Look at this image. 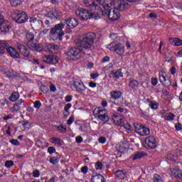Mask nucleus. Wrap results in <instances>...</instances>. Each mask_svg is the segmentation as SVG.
Returning <instances> with one entry per match:
<instances>
[{
  "mask_svg": "<svg viewBox=\"0 0 182 182\" xmlns=\"http://www.w3.org/2000/svg\"><path fill=\"white\" fill-rule=\"evenodd\" d=\"M74 122H75V117L73 115H71L69 119L67 121V124L70 125Z\"/></svg>",
  "mask_w": 182,
  "mask_h": 182,
  "instance_id": "nucleus-47",
  "label": "nucleus"
},
{
  "mask_svg": "<svg viewBox=\"0 0 182 182\" xmlns=\"http://www.w3.org/2000/svg\"><path fill=\"white\" fill-rule=\"evenodd\" d=\"M154 182H162L161 177L157 174L154 176Z\"/></svg>",
  "mask_w": 182,
  "mask_h": 182,
  "instance_id": "nucleus-44",
  "label": "nucleus"
},
{
  "mask_svg": "<svg viewBox=\"0 0 182 182\" xmlns=\"http://www.w3.org/2000/svg\"><path fill=\"white\" fill-rule=\"evenodd\" d=\"M77 16H79L81 21H87V19H99V16L96 14L89 12L85 9H80L75 12Z\"/></svg>",
  "mask_w": 182,
  "mask_h": 182,
  "instance_id": "nucleus-4",
  "label": "nucleus"
},
{
  "mask_svg": "<svg viewBox=\"0 0 182 182\" xmlns=\"http://www.w3.org/2000/svg\"><path fill=\"white\" fill-rule=\"evenodd\" d=\"M107 48L112 52L116 53L119 56H122L124 53V46L122 43L114 44L112 43L107 46Z\"/></svg>",
  "mask_w": 182,
  "mask_h": 182,
  "instance_id": "nucleus-5",
  "label": "nucleus"
},
{
  "mask_svg": "<svg viewBox=\"0 0 182 182\" xmlns=\"http://www.w3.org/2000/svg\"><path fill=\"white\" fill-rule=\"evenodd\" d=\"M11 29L9 21L4 19V16L0 13V31L2 33H8Z\"/></svg>",
  "mask_w": 182,
  "mask_h": 182,
  "instance_id": "nucleus-8",
  "label": "nucleus"
},
{
  "mask_svg": "<svg viewBox=\"0 0 182 182\" xmlns=\"http://www.w3.org/2000/svg\"><path fill=\"white\" fill-rule=\"evenodd\" d=\"M102 6L104 10H101L100 11L102 16H106V15H107L110 6H114L115 9H119V11H124V9H130L131 8L130 4L124 0H118L117 2L115 0H104L102 1Z\"/></svg>",
  "mask_w": 182,
  "mask_h": 182,
  "instance_id": "nucleus-2",
  "label": "nucleus"
},
{
  "mask_svg": "<svg viewBox=\"0 0 182 182\" xmlns=\"http://www.w3.org/2000/svg\"><path fill=\"white\" fill-rule=\"evenodd\" d=\"M22 125L23 126L24 129H29L31 127V122H29V121H24Z\"/></svg>",
  "mask_w": 182,
  "mask_h": 182,
  "instance_id": "nucleus-40",
  "label": "nucleus"
},
{
  "mask_svg": "<svg viewBox=\"0 0 182 182\" xmlns=\"http://www.w3.org/2000/svg\"><path fill=\"white\" fill-rule=\"evenodd\" d=\"M98 141L102 144H105L106 143V138L105 136H101L99 138Z\"/></svg>",
  "mask_w": 182,
  "mask_h": 182,
  "instance_id": "nucleus-55",
  "label": "nucleus"
},
{
  "mask_svg": "<svg viewBox=\"0 0 182 182\" xmlns=\"http://www.w3.org/2000/svg\"><path fill=\"white\" fill-rule=\"evenodd\" d=\"M73 82L76 91L79 93H83V92H85L86 90V87H85V85H83L82 80H80L79 78H74Z\"/></svg>",
  "mask_w": 182,
  "mask_h": 182,
  "instance_id": "nucleus-11",
  "label": "nucleus"
},
{
  "mask_svg": "<svg viewBox=\"0 0 182 182\" xmlns=\"http://www.w3.org/2000/svg\"><path fill=\"white\" fill-rule=\"evenodd\" d=\"M7 46H9L8 42L5 41H0V56H2L5 53V49H6Z\"/></svg>",
  "mask_w": 182,
  "mask_h": 182,
  "instance_id": "nucleus-21",
  "label": "nucleus"
},
{
  "mask_svg": "<svg viewBox=\"0 0 182 182\" xmlns=\"http://www.w3.org/2000/svg\"><path fill=\"white\" fill-rule=\"evenodd\" d=\"M111 96H112V99H114V100H117V99H119L120 96H122V92L112 91V92H111Z\"/></svg>",
  "mask_w": 182,
  "mask_h": 182,
  "instance_id": "nucleus-29",
  "label": "nucleus"
},
{
  "mask_svg": "<svg viewBox=\"0 0 182 182\" xmlns=\"http://www.w3.org/2000/svg\"><path fill=\"white\" fill-rule=\"evenodd\" d=\"M5 166H6V167H7V168H10V167H12V166H14V161H7L5 163Z\"/></svg>",
  "mask_w": 182,
  "mask_h": 182,
  "instance_id": "nucleus-48",
  "label": "nucleus"
},
{
  "mask_svg": "<svg viewBox=\"0 0 182 182\" xmlns=\"http://www.w3.org/2000/svg\"><path fill=\"white\" fill-rule=\"evenodd\" d=\"M17 49L19 50L21 55L25 58H29L31 55L30 52L28 50V48L21 43H17Z\"/></svg>",
  "mask_w": 182,
  "mask_h": 182,
  "instance_id": "nucleus-16",
  "label": "nucleus"
},
{
  "mask_svg": "<svg viewBox=\"0 0 182 182\" xmlns=\"http://www.w3.org/2000/svg\"><path fill=\"white\" fill-rule=\"evenodd\" d=\"M149 107H151V109H159V104H157L155 101H151L149 103Z\"/></svg>",
  "mask_w": 182,
  "mask_h": 182,
  "instance_id": "nucleus-35",
  "label": "nucleus"
},
{
  "mask_svg": "<svg viewBox=\"0 0 182 182\" xmlns=\"http://www.w3.org/2000/svg\"><path fill=\"white\" fill-rule=\"evenodd\" d=\"M174 117H176V115L171 112H169L166 116V120H173Z\"/></svg>",
  "mask_w": 182,
  "mask_h": 182,
  "instance_id": "nucleus-45",
  "label": "nucleus"
},
{
  "mask_svg": "<svg viewBox=\"0 0 182 182\" xmlns=\"http://www.w3.org/2000/svg\"><path fill=\"white\" fill-rule=\"evenodd\" d=\"M52 51L51 53H56L58 52V49H59V46L58 45L52 44Z\"/></svg>",
  "mask_w": 182,
  "mask_h": 182,
  "instance_id": "nucleus-42",
  "label": "nucleus"
},
{
  "mask_svg": "<svg viewBox=\"0 0 182 182\" xmlns=\"http://www.w3.org/2000/svg\"><path fill=\"white\" fill-rule=\"evenodd\" d=\"M144 147L145 149H149V150H153V149H156L157 144H156V139L153 136H150L146 137L143 144Z\"/></svg>",
  "mask_w": 182,
  "mask_h": 182,
  "instance_id": "nucleus-9",
  "label": "nucleus"
},
{
  "mask_svg": "<svg viewBox=\"0 0 182 182\" xmlns=\"http://www.w3.org/2000/svg\"><path fill=\"white\" fill-rule=\"evenodd\" d=\"M163 85L164 86H166V87H168V86L171 85V81H170V80H166Z\"/></svg>",
  "mask_w": 182,
  "mask_h": 182,
  "instance_id": "nucleus-57",
  "label": "nucleus"
},
{
  "mask_svg": "<svg viewBox=\"0 0 182 182\" xmlns=\"http://www.w3.org/2000/svg\"><path fill=\"white\" fill-rule=\"evenodd\" d=\"M103 168V164L100 161H97L95 164V169L96 170H102Z\"/></svg>",
  "mask_w": 182,
  "mask_h": 182,
  "instance_id": "nucleus-38",
  "label": "nucleus"
},
{
  "mask_svg": "<svg viewBox=\"0 0 182 182\" xmlns=\"http://www.w3.org/2000/svg\"><path fill=\"white\" fill-rule=\"evenodd\" d=\"M119 11H121L117 9H108L107 16L110 21H117V19H120V13Z\"/></svg>",
  "mask_w": 182,
  "mask_h": 182,
  "instance_id": "nucleus-10",
  "label": "nucleus"
},
{
  "mask_svg": "<svg viewBox=\"0 0 182 182\" xmlns=\"http://www.w3.org/2000/svg\"><path fill=\"white\" fill-rule=\"evenodd\" d=\"M29 22L33 28H41V26H43V21L39 18H36L35 16L30 17Z\"/></svg>",
  "mask_w": 182,
  "mask_h": 182,
  "instance_id": "nucleus-14",
  "label": "nucleus"
},
{
  "mask_svg": "<svg viewBox=\"0 0 182 182\" xmlns=\"http://www.w3.org/2000/svg\"><path fill=\"white\" fill-rule=\"evenodd\" d=\"M44 63H48V65H56L59 62V58L56 55H45L43 58Z\"/></svg>",
  "mask_w": 182,
  "mask_h": 182,
  "instance_id": "nucleus-12",
  "label": "nucleus"
},
{
  "mask_svg": "<svg viewBox=\"0 0 182 182\" xmlns=\"http://www.w3.org/2000/svg\"><path fill=\"white\" fill-rule=\"evenodd\" d=\"M95 39H96V33L92 32L86 33L83 38L76 43L75 47L70 48L67 53V59L68 60L80 59L85 53L83 49H90L95 43Z\"/></svg>",
  "mask_w": 182,
  "mask_h": 182,
  "instance_id": "nucleus-1",
  "label": "nucleus"
},
{
  "mask_svg": "<svg viewBox=\"0 0 182 182\" xmlns=\"http://www.w3.org/2000/svg\"><path fill=\"white\" fill-rule=\"evenodd\" d=\"M109 77H114V79H119V77H123V73L120 70H117L116 71L112 70L109 73Z\"/></svg>",
  "mask_w": 182,
  "mask_h": 182,
  "instance_id": "nucleus-20",
  "label": "nucleus"
},
{
  "mask_svg": "<svg viewBox=\"0 0 182 182\" xmlns=\"http://www.w3.org/2000/svg\"><path fill=\"white\" fill-rule=\"evenodd\" d=\"M91 180L92 182H106V179H105V177L100 175V173H96L95 175V173H93Z\"/></svg>",
  "mask_w": 182,
  "mask_h": 182,
  "instance_id": "nucleus-19",
  "label": "nucleus"
},
{
  "mask_svg": "<svg viewBox=\"0 0 182 182\" xmlns=\"http://www.w3.org/2000/svg\"><path fill=\"white\" fill-rule=\"evenodd\" d=\"M55 129H57V130H59L63 134L66 133V130H68V127L66 125L60 124V126L55 125L54 126Z\"/></svg>",
  "mask_w": 182,
  "mask_h": 182,
  "instance_id": "nucleus-28",
  "label": "nucleus"
},
{
  "mask_svg": "<svg viewBox=\"0 0 182 182\" xmlns=\"http://www.w3.org/2000/svg\"><path fill=\"white\" fill-rule=\"evenodd\" d=\"M174 176L176 178H182V171L180 169L176 171Z\"/></svg>",
  "mask_w": 182,
  "mask_h": 182,
  "instance_id": "nucleus-36",
  "label": "nucleus"
},
{
  "mask_svg": "<svg viewBox=\"0 0 182 182\" xmlns=\"http://www.w3.org/2000/svg\"><path fill=\"white\" fill-rule=\"evenodd\" d=\"M181 127H182V125L181 124L178 123V124H176L175 125V129L176 130L178 131V130H181Z\"/></svg>",
  "mask_w": 182,
  "mask_h": 182,
  "instance_id": "nucleus-61",
  "label": "nucleus"
},
{
  "mask_svg": "<svg viewBox=\"0 0 182 182\" xmlns=\"http://www.w3.org/2000/svg\"><path fill=\"white\" fill-rule=\"evenodd\" d=\"M137 86H139V81L136 80L129 81V87H131V89H136Z\"/></svg>",
  "mask_w": 182,
  "mask_h": 182,
  "instance_id": "nucleus-32",
  "label": "nucleus"
},
{
  "mask_svg": "<svg viewBox=\"0 0 182 182\" xmlns=\"http://www.w3.org/2000/svg\"><path fill=\"white\" fill-rule=\"evenodd\" d=\"M70 107H72V104L70 103L67 104L64 107V111L69 112V109H70Z\"/></svg>",
  "mask_w": 182,
  "mask_h": 182,
  "instance_id": "nucleus-58",
  "label": "nucleus"
},
{
  "mask_svg": "<svg viewBox=\"0 0 182 182\" xmlns=\"http://www.w3.org/2000/svg\"><path fill=\"white\" fill-rule=\"evenodd\" d=\"M22 2L23 0H10L11 5L14 7L22 5Z\"/></svg>",
  "mask_w": 182,
  "mask_h": 182,
  "instance_id": "nucleus-31",
  "label": "nucleus"
},
{
  "mask_svg": "<svg viewBox=\"0 0 182 182\" xmlns=\"http://www.w3.org/2000/svg\"><path fill=\"white\" fill-rule=\"evenodd\" d=\"M135 132L140 134V136H149L150 134V129L146 127L141 124L134 123V124Z\"/></svg>",
  "mask_w": 182,
  "mask_h": 182,
  "instance_id": "nucleus-6",
  "label": "nucleus"
},
{
  "mask_svg": "<svg viewBox=\"0 0 182 182\" xmlns=\"http://www.w3.org/2000/svg\"><path fill=\"white\" fill-rule=\"evenodd\" d=\"M124 129H126L127 130H132V125H130L129 123L125 122L124 125H123V127Z\"/></svg>",
  "mask_w": 182,
  "mask_h": 182,
  "instance_id": "nucleus-53",
  "label": "nucleus"
},
{
  "mask_svg": "<svg viewBox=\"0 0 182 182\" xmlns=\"http://www.w3.org/2000/svg\"><path fill=\"white\" fill-rule=\"evenodd\" d=\"M105 113H107V111H106V109H95L93 111V114L95 117H97V116H100V114H105Z\"/></svg>",
  "mask_w": 182,
  "mask_h": 182,
  "instance_id": "nucleus-26",
  "label": "nucleus"
},
{
  "mask_svg": "<svg viewBox=\"0 0 182 182\" xmlns=\"http://www.w3.org/2000/svg\"><path fill=\"white\" fill-rule=\"evenodd\" d=\"M84 4L86 5V6H89V8H90L92 10L96 9V7L97 6L93 0H84Z\"/></svg>",
  "mask_w": 182,
  "mask_h": 182,
  "instance_id": "nucleus-23",
  "label": "nucleus"
},
{
  "mask_svg": "<svg viewBox=\"0 0 182 182\" xmlns=\"http://www.w3.org/2000/svg\"><path fill=\"white\" fill-rule=\"evenodd\" d=\"M14 21L17 23H25L28 21V14L23 11H16L14 14Z\"/></svg>",
  "mask_w": 182,
  "mask_h": 182,
  "instance_id": "nucleus-7",
  "label": "nucleus"
},
{
  "mask_svg": "<svg viewBox=\"0 0 182 182\" xmlns=\"http://www.w3.org/2000/svg\"><path fill=\"white\" fill-rule=\"evenodd\" d=\"M39 176H41V173H39L38 170H35L33 172V177L38 178V177H39Z\"/></svg>",
  "mask_w": 182,
  "mask_h": 182,
  "instance_id": "nucleus-56",
  "label": "nucleus"
},
{
  "mask_svg": "<svg viewBox=\"0 0 182 182\" xmlns=\"http://www.w3.org/2000/svg\"><path fill=\"white\" fill-rule=\"evenodd\" d=\"M176 46H182V41L176 38Z\"/></svg>",
  "mask_w": 182,
  "mask_h": 182,
  "instance_id": "nucleus-62",
  "label": "nucleus"
},
{
  "mask_svg": "<svg viewBox=\"0 0 182 182\" xmlns=\"http://www.w3.org/2000/svg\"><path fill=\"white\" fill-rule=\"evenodd\" d=\"M89 170V168H87V166H82L81 168V171L83 173V174H86V173H87V171Z\"/></svg>",
  "mask_w": 182,
  "mask_h": 182,
  "instance_id": "nucleus-59",
  "label": "nucleus"
},
{
  "mask_svg": "<svg viewBox=\"0 0 182 182\" xmlns=\"http://www.w3.org/2000/svg\"><path fill=\"white\" fill-rule=\"evenodd\" d=\"M144 156H146V154L143 152H138L132 158V160H138L139 159H141L142 157H144Z\"/></svg>",
  "mask_w": 182,
  "mask_h": 182,
  "instance_id": "nucleus-33",
  "label": "nucleus"
},
{
  "mask_svg": "<svg viewBox=\"0 0 182 182\" xmlns=\"http://www.w3.org/2000/svg\"><path fill=\"white\" fill-rule=\"evenodd\" d=\"M177 38H169V43L173 46H176Z\"/></svg>",
  "mask_w": 182,
  "mask_h": 182,
  "instance_id": "nucleus-52",
  "label": "nucleus"
},
{
  "mask_svg": "<svg viewBox=\"0 0 182 182\" xmlns=\"http://www.w3.org/2000/svg\"><path fill=\"white\" fill-rule=\"evenodd\" d=\"M10 143H11V144H13L14 146H19L21 144V143H19V141H18V139H11L10 141Z\"/></svg>",
  "mask_w": 182,
  "mask_h": 182,
  "instance_id": "nucleus-50",
  "label": "nucleus"
},
{
  "mask_svg": "<svg viewBox=\"0 0 182 182\" xmlns=\"http://www.w3.org/2000/svg\"><path fill=\"white\" fill-rule=\"evenodd\" d=\"M26 40L28 41V43H32L35 41V34L33 33L28 32L26 34Z\"/></svg>",
  "mask_w": 182,
  "mask_h": 182,
  "instance_id": "nucleus-27",
  "label": "nucleus"
},
{
  "mask_svg": "<svg viewBox=\"0 0 182 182\" xmlns=\"http://www.w3.org/2000/svg\"><path fill=\"white\" fill-rule=\"evenodd\" d=\"M48 16L50 19H59L62 16V12L58 9H54L50 11Z\"/></svg>",
  "mask_w": 182,
  "mask_h": 182,
  "instance_id": "nucleus-18",
  "label": "nucleus"
},
{
  "mask_svg": "<svg viewBox=\"0 0 182 182\" xmlns=\"http://www.w3.org/2000/svg\"><path fill=\"white\" fill-rule=\"evenodd\" d=\"M157 83H159V81L157 80V78H151V85L152 86H156L157 85Z\"/></svg>",
  "mask_w": 182,
  "mask_h": 182,
  "instance_id": "nucleus-54",
  "label": "nucleus"
},
{
  "mask_svg": "<svg viewBox=\"0 0 182 182\" xmlns=\"http://www.w3.org/2000/svg\"><path fill=\"white\" fill-rule=\"evenodd\" d=\"M67 29H75L79 25V21L75 18H70L65 20Z\"/></svg>",
  "mask_w": 182,
  "mask_h": 182,
  "instance_id": "nucleus-13",
  "label": "nucleus"
},
{
  "mask_svg": "<svg viewBox=\"0 0 182 182\" xmlns=\"http://www.w3.org/2000/svg\"><path fill=\"white\" fill-rule=\"evenodd\" d=\"M28 48L34 52H42L43 50V46L39 43H28Z\"/></svg>",
  "mask_w": 182,
  "mask_h": 182,
  "instance_id": "nucleus-17",
  "label": "nucleus"
},
{
  "mask_svg": "<svg viewBox=\"0 0 182 182\" xmlns=\"http://www.w3.org/2000/svg\"><path fill=\"white\" fill-rule=\"evenodd\" d=\"M114 174L117 178H119V180H123L126 177V171H117L114 172Z\"/></svg>",
  "mask_w": 182,
  "mask_h": 182,
  "instance_id": "nucleus-24",
  "label": "nucleus"
},
{
  "mask_svg": "<svg viewBox=\"0 0 182 182\" xmlns=\"http://www.w3.org/2000/svg\"><path fill=\"white\" fill-rule=\"evenodd\" d=\"M41 106H42V103H41V101H36L34 102V107L36 109H41Z\"/></svg>",
  "mask_w": 182,
  "mask_h": 182,
  "instance_id": "nucleus-49",
  "label": "nucleus"
},
{
  "mask_svg": "<svg viewBox=\"0 0 182 182\" xmlns=\"http://www.w3.org/2000/svg\"><path fill=\"white\" fill-rule=\"evenodd\" d=\"M44 50L46 52H48V53H52V44L48 45L47 46L44 47Z\"/></svg>",
  "mask_w": 182,
  "mask_h": 182,
  "instance_id": "nucleus-41",
  "label": "nucleus"
},
{
  "mask_svg": "<svg viewBox=\"0 0 182 182\" xmlns=\"http://www.w3.org/2000/svg\"><path fill=\"white\" fill-rule=\"evenodd\" d=\"M6 50H7L8 53H9L10 56L14 58V59H19V58H21V55L18 50L12 46H7V48H6Z\"/></svg>",
  "mask_w": 182,
  "mask_h": 182,
  "instance_id": "nucleus-15",
  "label": "nucleus"
},
{
  "mask_svg": "<svg viewBox=\"0 0 182 182\" xmlns=\"http://www.w3.org/2000/svg\"><path fill=\"white\" fill-rule=\"evenodd\" d=\"M23 102V100L20 99L17 102L15 103V105H14V107H11V112H18V110H21V105H22Z\"/></svg>",
  "mask_w": 182,
  "mask_h": 182,
  "instance_id": "nucleus-22",
  "label": "nucleus"
},
{
  "mask_svg": "<svg viewBox=\"0 0 182 182\" xmlns=\"http://www.w3.org/2000/svg\"><path fill=\"white\" fill-rule=\"evenodd\" d=\"M167 159L170 160L171 161H176L177 160V156H174L173 154H168Z\"/></svg>",
  "mask_w": 182,
  "mask_h": 182,
  "instance_id": "nucleus-34",
  "label": "nucleus"
},
{
  "mask_svg": "<svg viewBox=\"0 0 182 182\" xmlns=\"http://www.w3.org/2000/svg\"><path fill=\"white\" fill-rule=\"evenodd\" d=\"M76 141L77 143H82V141H83V138H82V136H77Z\"/></svg>",
  "mask_w": 182,
  "mask_h": 182,
  "instance_id": "nucleus-63",
  "label": "nucleus"
},
{
  "mask_svg": "<svg viewBox=\"0 0 182 182\" xmlns=\"http://www.w3.org/2000/svg\"><path fill=\"white\" fill-rule=\"evenodd\" d=\"M65 28V23H58L55 24L54 27L51 28L50 31V38L53 39V41H62L63 36L65 35V32H63V28Z\"/></svg>",
  "mask_w": 182,
  "mask_h": 182,
  "instance_id": "nucleus-3",
  "label": "nucleus"
},
{
  "mask_svg": "<svg viewBox=\"0 0 182 182\" xmlns=\"http://www.w3.org/2000/svg\"><path fill=\"white\" fill-rule=\"evenodd\" d=\"M166 77L164 75H160L159 76V80L161 83L164 84L166 82Z\"/></svg>",
  "mask_w": 182,
  "mask_h": 182,
  "instance_id": "nucleus-60",
  "label": "nucleus"
},
{
  "mask_svg": "<svg viewBox=\"0 0 182 182\" xmlns=\"http://www.w3.org/2000/svg\"><path fill=\"white\" fill-rule=\"evenodd\" d=\"M50 163H51V164H56L59 163V159L56 157H52L50 159Z\"/></svg>",
  "mask_w": 182,
  "mask_h": 182,
  "instance_id": "nucleus-39",
  "label": "nucleus"
},
{
  "mask_svg": "<svg viewBox=\"0 0 182 182\" xmlns=\"http://www.w3.org/2000/svg\"><path fill=\"white\" fill-rule=\"evenodd\" d=\"M126 122H127L126 120H124V119L123 118H121L118 121H117L118 126H120L121 127H123V126H124V124H126Z\"/></svg>",
  "mask_w": 182,
  "mask_h": 182,
  "instance_id": "nucleus-37",
  "label": "nucleus"
},
{
  "mask_svg": "<svg viewBox=\"0 0 182 182\" xmlns=\"http://www.w3.org/2000/svg\"><path fill=\"white\" fill-rule=\"evenodd\" d=\"M41 90L43 92V93H48V90H49V88H48L47 86L41 85Z\"/></svg>",
  "mask_w": 182,
  "mask_h": 182,
  "instance_id": "nucleus-51",
  "label": "nucleus"
},
{
  "mask_svg": "<svg viewBox=\"0 0 182 182\" xmlns=\"http://www.w3.org/2000/svg\"><path fill=\"white\" fill-rule=\"evenodd\" d=\"M97 117L102 122H105V123L109 122V114L107 112H105L104 114H102L100 115H97Z\"/></svg>",
  "mask_w": 182,
  "mask_h": 182,
  "instance_id": "nucleus-25",
  "label": "nucleus"
},
{
  "mask_svg": "<svg viewBox=\"0 0 182 182\" xmlns=\"http://www.w3.org/2000/svg\"><path fill=\"white\" fill-rule=\"evenodd\" d=\"M48 151L49 154H53V153H55L56 149L54 146H50L48 148Z\"/></svg>",
  "mask_w": 182,
  "mask_h": 182,
  "instance_id": "nucleus-46",
  "label": "nucleus"
},
{
  "mask_svg": "<svg viewBox=\"0 0 182 182\" xmlns=\"http://www.w3.org/2000/svg\"><path fill=\"white\" fill-rule=\"evenodd\" d=\"M52 140L53 141V143H55V144H58V146H62V141H60V139L53 137L52 138Z\"/></svg>",
  "mask_w": 182,
  "mask_h": 182,
  "instance_id": "nucleus-43",
  "label": "nucleus"
},
{
  "mask_svg": "<svg viewBox=\"0 0 182 182\" xmlns=\"http://www.w3.org/2000/svg\"><path fill=\"white\" fill-rule=\"evenodd\" d=\"M19 97V92H14L9 97V100L11 102H16V100Z\"/></svg>",
  "mask_w": 182,
  "mask_h": 182,
  "instance_id": "nucleus-30",
  "label": "nucleus"
},
{
  "mask_svg": "<svg viewBox=\"0 0 182 182\" xmlns=\"http://www.w3.org/2000/svg\"><path fill=\"white\" fill-rule=\"evenodd\" d=\"M72 101V96L71 95H68L65 97V102H69Z\"/></svg>",
  "mask_w": 182,
  "mask_h": 182,
  "instance_id": "nucleus-64",
  "label": "nucleus"
}]
</instances>
